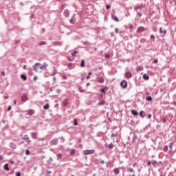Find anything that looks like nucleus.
<instances>
[{"instance_id":"58","label":"nucleus","mask_w":176,"mask_h":176,"mask_svg":"<svg viewBox=\"0 0 176 176\" xmlns=\"http://www.w3.org/2000/svg\"><path fill=\"white\" fill-rule=\"evenodd\" d=\"M68 67H72V63H69Z\"/></svg>"},{"instance_id":"63","label":"nucleus","mask_w":176,"mask_h":176,"mask_svg":"<svg viewBox=\"0 0 176 176\" xmlns=\"http://www.w3.org/2000/svg\"><path fill=\"white\" fill-rule=\"evenodd\" d=\"M53 80H54V82H55V80H56V77H54V78H53Z\"/></svg>"},{"instance_id":"26","label":"nucleus","mask_w":176,"mask_h":176,"mask_svg":"<svg viewBox=\"0 0 176 176\" xmlns=\"http://www.w3.org/2000/svg\"><path fill=\"white\" fill-rule=\"evenodd\" d=\"M105 90H108V87H105L100 89L101 93L105 94Z\"/></svg>"},{"instance_id":"57","label":"nucleus","mask_w":176,"mask_h":176,"mask_svg":"<svg viewBox=\"0 0 176 176\" xmlns=\"http://www.w3.org/2000/svg\"><path fill=\"white\" fill-rule=\"evenodd\" d=\"M111 8V6L108 5L107 6V9H109Z\"/></svg>"},{"instance_id":"25","label":"nucleus","mask_w":176,"mask_h":176,"mask_svg":"<svg viewBox=\"0 0 176 176\" xmlns=\"http://www.w3.org/2000/svg\"><path fill=\"white\" fill-rule=\"evenodd\" d=\"M80 67H81V68H85V60H82L81 63H80Z\"/></svg>"},{"instance_id":"30","label":"nucleus","mask_w":176,"mask_h":176,"mask_svg":"<svg viewBox=\"0 0 176 176\" xmlns=\"http://www.w3.org/2000/svg\"><path fill=\"white\" fill-rule=\"evenodd\" d=\"M174 146V142H170L169 144V148L170 149H173V147Z\"/></svg>"},{"instance_id":"15","label":"nucleus","mask_w":176,"mask_h":176,"mask_svg":"<svg viewBox=\"0 0 176 176\" xmlns=\"http://www.w3.org/2000/svg\"><path fill=\"white\" fill-rule=\"evenodd\" d=\"M31 136H32V138H34V140H36V138H38V135H36V133L34 132L31 133Z\"/></svg>"},{"instance_id":"54","label":"nucleus","mask_w":176,"mask_h":176,"mask_svg":"<svg viewBox=\"0 0 176 176\" xmlns=\"http://www.w3.org/2000/svg\"><path fill=\"white\" fill-rule=\"evenodd\" d=\"M56 91H57V93H60L61 92V89H57Z\"/></svg>"},{"instance_id":"9","label":"nucleus","mask_w":176,"mask_h":176,"mask_svg":"<svg viewBox=\"0 0 176 176\" xmlns=\"http://www.w3.org/2000/svg\"><path fill=\"white\" fill-rule=\"evenodd\" d=\"M69 104V100L68 99H64L63 102V107H67Z\"/></svg>"},{"instance_id":"48","label":"nucleus","mask_w":176,"mask_h":176,"mask_svg":"<svg viewBox=\"0 0 176 176\" xmlns=\"http://www.w3.org/2000/svg\"><path fill=\"white\" fill-rule=\"evenodd\" d=\"M154 64H157V59L153 60Z\"/></svg>"},{"instance_id":"21","label":"nucleus","mask_w":176,"mask_h":176,"mask_svg":"<svg viewBox=\"0 0 176 176\" xmlns=\"http://www.w3.org/2000/svg\"><path fill=\"white\" fill-rule=\"evenodd\" d=\"M143 78L145 80H149V76L146 75V74H144L143 75Z\"/></svg>"},{"instance_id":"11","label":"nucleus","mask_w":176,"mask_h":176,"mask_svg":"<svg viewBox=\"0 0 176 176\" xmlns=\"http://www.w3.org/2000/svg\"><path fill=\"white\" fill-rule=\"evenodd\" d=\"M64 16L65 17H69V11L68 10H64Z\"/></svg>"},{"instance_id":"64","label":"nucleus","mask_w":176,"mask_h":176,"mask_svg":"<svg viewBox=\"0 0 176 176\" xmlns=\"http://www.w3.org/2000/svg\"><path fill=\"white\" fill-rule=\"evenodd\" d=\"M106 57H109V55H108V54H107V55H106Z\"/></svg>"},{"instance_id":"19","label":"nucleus","mask_w":176,"mask_h":176,"mask_svg":"<svg viewBox=\"0 0 176 176\" xmlns=\"http://www.w3.org/2000/svg\"><path fill=\"white\" fill-rule=\"evenodd\" d=\"M112 19L114 20V21H116L117 23L119 21V18L115 15H112Z\"/></svg>"},{"instance_id":"13","label":"nucleus","mask_w":176,"mask_h":176,"mask_svg":"<svg viewBox=\"0 0 176 176\" xmlns=\"http://www.w3.org/2000/svg\"><path fill=\"white\" fill-rule=\"evenodd\" d=\"M74 17H75V14H73V16L69 20L70 24H75V19H74Z\"/></svg>"},{"instance_id":"10","label":"nucleus","mask_w":176,"mask_h":176,"mask_svg":"<svg viewBox=\"0 0 176 176\" xmlns=\"http://www.w3.org/2000/svg\"><path fill=\"white\" fill-rule=\"evenodd\" d=\"M10 148H11V149H16L17 148V146L16 145V144L11 142L10 143Z\"/></svg>"},{"instance_id":"14","label":"nucleus","mask_w":176,"mask_h":176,"mask_svg":"<svg viewBox=\"0 0 176 176\" xmlns=\"http://www.w3.org/2000/svg\"><path fill=\"white\" fill-rule=\"evenodd\" d=\"M160 34H163L164 35H166L167 34V30L163 29L162 28H160Z\"/></svg>"},{"instance_id":"31","label":"nucleus","mask_w":176,"mask_h":176,"mask_svg":"<svg viewBox=\"0 0 176 176\" xmlns=\"http://www.w3.org/2000/svg\"><path fill=\"white\" fill-rule=\"evenodd\" d=\"M146 101H152V96H148L146 98Z\"/></svg>"},{"instance_id":"32","label":"nucleus","mask_w":176,"mask_h":176,"mask_svg":"<svg viewBox=\"0 0 176 176\" xmlns=\"http://www.w3.org/2000/svg\"><path fill=\"white\" fill-rule=\"evenodd\" d=\"M57 157H58V159H61L63 157V154H61V153L57 154Z\"/></svg>"},{"instance_id":"51","label":"nucleus","mask_w":176,"mask_h":176,"mask_svg":"<svg viewBox=\"0 0 176 176\" xmlns=\"http://www.w3.org/2000/svg\"><path fill=\"white\" fill-rule=\"evenodd\" d=\"M10 109H12V107L9 106L8 108V111H10Z\"/></svg>"},{"instance_id":"43","label":"nucleus","mask_w":176,"mask_h":176,"mask_svg":"<svg viewBox=\"0 0 176 176\" xmlns=\"http://www.w3.org/2000/svg\"><path fill=\"white\" fill-rule=\"evenodd\" d=\"M153 166H155L156 164H157V162L156 161H153V163H152Z\"/></svg>"},{"instance_id":"22","label":"nucleus","mask_w":176,"mask_h":176,"mask_svg":"<svg viewBox=\"0 0 176 176\" xmlns=\"http://www.w3.org/2000/svg\"><path fill=\"white\" fill-rule=\"evenodd\" d=\"M21 79H23V80H27V76L24 74H21Z\"/></svg>"},{"instance_id":"5","label":"nucleus","mask_w":176,"mask_h":176,"mask_svg":"<svg viewBox=\"0 0 176 176\" xmlns=\"http://www.w3.org/2000/svg\"><path fill=\"white\" fill-rule=\"evenodd\" d=\"M96 80L98 83H104V77L99 76L96 78Z\"/></svg>"},{"instance_id":"37","label":"nucleus","mask_w":176,"mask_h":176,"mask_svg":"<svg viewBox=\"0 0 176 176\" xmlns=\"http://www.w3.org/2000/svg\"><path fill=\"white\" fill-rule=\"evenodd\" d=\"M43 45H46L45 41H42V42L40 43V46H43Z\"/></svg>"},{"instance_id":"4","label":"nucleus","mask_w":176,"mask_h":176,"mask_svg":"<svg viewBox=\"0 0 176 176\" xmlns=\"http://www.w3.org/2000/svg\"><path fill=\"white\" fill-rule=\"evenodd\" d=\"M120 86L121 87H122V89H126V87H127V81L126 80H122L121 82H120Z\"/></svg>"},{"instance_id":"36","label":"nucleus","mask_w":176,"mask_h":176,"mask_svg":"<svg viewBox=\"0 0 176 176\" xmlns=\"http://www.w3.org/2000/svg\"><path fill=\"white\" fill-rule=\"evenodd\" d=\"M31 152L30 151V150L27 149L25 151V155H30Z\"/></svg>"},{"instance_id":"55","label":"nucleus","mask_w":176,"mask_h":176,"mask_svg":"<svg viewBox=\"0 0 176 176\" xmlns=\"http://www.w3.org/2000/svg\"><path fill=\"white\" fill-rule=\"evenodd\" d=\"M36 79H38V77H36V76H35L34 77V80H36Z\"/></svg>"},{"instance_id":"34","label":"nucleus","mask_w":176,"mask_h":176,"mask_svg":"<svg viewBox=\"0 0 176 176\" xmlns=\"http://www.w3.org/2000/svg\"><path fill=\"white\" fill-rule=\"evenodd\" d=\"M75 153V149H72L70 151V155H74Z\"/></svg>"},{"instance_id":"24","label":"nucleus","mask_w":176,"mask_h":176,"mask_svg":"<svg viewBox=\"0 0 176 176\" xmlns=\"http://www.w3.org/2000/svg\"><path fill=\"white\" fill-rule=\"evenodd\" d=\"M104 104H107V102L101 100L100 102H98V105H104Z\"/></svg>"},{"instance_id":"6","label":"nucleus","mask_w":176,"mask_h":176,"mask_svg":"<svg viewBox=\"0 0 176 176\" xmlns=\"http://www.w3.org/2000/svg\"><path fill=\"white\" fill-rule=\"evenodd\" d=\"M21 101L22 102H25V101H28V96H27L26 94L22 95Z\"/></svg>"},{"instance_id":"27","label":"nucleus","mask_w":176,"mask_h":176,"mask_svg":"<svg viewBox=\"0 0 176 176\" xmlns=\"http://www.w3.org/2000/svg\"><path fill=\"white\" fill-rule=\"evenodd\" d=\"M163 151L164 152H167V151H168V146H164Z\"/></svg>"},{"instance_id":"40","label":"nucleus","mask_w":176,"mask_h":176,"mask_svg":"<svg viewBox=\"0 0 176 176\" xmlns=\"http://www.w3.org/2000/svg\"><path fill=\"white\" fill-rule=\"evenodd\" d=\"M133 167H138V165L137 164V162H135L133 164Z\"/></svg>"},{"instance_id":"53","label":"nucleus","mask_w":176,"mask_h":176,"mask_svg":"<svg viewBox=\"0 0 176 176\" xmlns=\"http://www.w3.org/2000/svg\"><path fill=\"white\" fill-rule=\"evenodd\" d=\"M151 163H152V162H151V161H148V166H151Z\"/></svg>"},{"instance_id":"20","label":"nucleus","mask_w":176,"mask_h":176,"mask_svg":"<svg viewBox=\"0 0 176 176\" xmlns=\"http://www.w3.org/2000/svg\"><path fill=\"white\" fill-rule=\"evenodd\" d=\"M50 105H49V103H46L44 106H43V109H49Z\"/></svg>"},{"instance_id":"17","label":"nucleus","mask_w":176,"mask_h":176,"mask_svg":"<svg viewBox=\"0 0 176 176\" xmlns=\"http://www.w3.org/2000/svg\"><path fill=\"white\" fill-rule=\"evenodd\" d=\"M34 113H35V111L33 109H30L28 111V115H30V116H32Z\"/></svg>"},{"instance_id":"35","label":"nucleus","mask_w":176,"mask_h":176,"mask_svg":"<svg viewBox=\"0 0 176 176\" xmlns=\"http://www.w3.org/2000/svg\"><path fill=\"white\" fill-rule=\"evenodd\" d=\"M50 174H52V172L50 170H47L46 175L47 176H50Z\"/></svg>"},{"instance_id":"12","label":"nucleus","mask_w":176,"mask_h":176,"mask_svg":"<svg viewBox=\"0 0 176 176\" xmlns=\"http://www.w3.org/2000/svg\"><path fill=\"white\" fill-rule=\"evenodd\" d=\"M125 76L127 78V79H130V78H131V73L130 72H126Z\"/></svg>"},{"instance_id":"1","label":"nucleus","mask_w":176,"mask_h":176,"mask_svg":"<svg viewBox=\"0 0 176 176\" xmlns=\"http://www.w3.org/2000/svg\"><path fill=\"white\" fill-rule=\"evenodd\" d=\"M33 69L35 72H42L43 65H41L39 63H35V65L33 66Z\"/></svg>"},{"instance_id":"29","label":"nucleus","mask_w":176,"mask_h":176,"mask_svg":"<svg viewBox=\"0 0 176 176\" xmlns=\"http://www.w3.org/2000/svg\"><path fill=\"white\" fill-rule=\"evenodd\" d=\"M115 174H119V168H116L113 170Z\"/></svg>"},{"instance_id":"16","label":"nucleus","mask_w":176,"mask_h":176,"mask_svg":"<svg viewBox=\"0 0 176 176\" xmlns=\"http://www.w3.org/2000/svg\"><path fill=\"white\" fill-rule=\"evenodd\" d=\"M3 169L4 170H6L7 171H10V169L9 168V165L8 164H6L4 166H3Z\"/></svg>"},{"instance_id":"44","label":"nucleus","mask_w":176,"mask_h":176,"mask_svg":"<svg viewBox=\"0 0 176 176\" xmlns=\"http://www.w3.org/2000/svg\"><path fill=\"white\" fill-rule=\"evenodd\" d=\"M76 53H78V52L75 51L74 52H73L72 54V56H76Z\"/></svg>"},{"instance_id":"59","label":"nucleus","mask_w":176,"mask_h":176,"mask_svg":"<svg viewBox=\"0 0 176 176\" xmlns=\"http://www.w3.org/2000/svg\"><path fill=\"white\" fill-rule=\"evenodd\" d=\"M50 160L51 162H53V158H52V157H50Z\"/></svg>"},{"instance_id":"61","label":"nucleus","mask_w":176,"mask_h":176,"mask_svg":"<svg viewBox=\"0 0 176 176\" xmlns=\"http://www.w3.org/2000/svg\"><path fill=\"white\" fill-rule=\"evenodd\" d=\"M90 75H91V72H89L88 73V76H90Z\"/></svg>"},{"instance_id":"3","label":"nucleus","mask_w":176,"mask_h":176,"mask_svg":"<svg viewBox=\"0 0 176 176\" xmlns=\"http://www.w3.org/2000/svg\"><path fill=\"white\" fill-rule=\"evenodd\" d=\"M21 140H24L25 141H26L27 144H31V140H30V137L28 135L22 137Z\"/></svg>"},{"instance_id":"7","label":"nucleus","mask_w":176,"mask_h":176,"mask_svg":"<svg viewBox=\"0 0 176 176\" xmlns=\"http://www.w3.org/2000/svg\"><path fill=\"white\" fill-rule=\"evenodd\" d=\"M84 155H91L94 153V150H85L83 152Z\"/></svg>"},{"instance_id":"28","label":"nucleus","mask_w":176,"mask_h":176,"mask_svg":"<svg viewBox=\"0 0 176 176\" xmlns=\"http://www.w3.org/2000/svg\"><path fill=\"white\" fill-rule=\"evenodd\" d=\"M143 114H144V111H141L140 113V118H145V116H144Z\"/></svg>"},{"instance_id":"23","label":"nucleus","mask_w":176,"mask_h":176,"mask_svg":"<svg viewBox=\"0 0 176 176\" xmlns=\"http://www.w3.org/2000/svg\"><path fill=\"white\" fill-rule=\"evenodd\" d=\"M111 138H113V141H118V139L116 138V134H112L111 135Z\"/></svg>"},{"instance_id":"18","label":"nucleus","mask_w":176,"mask_h":176,"mask_svg":"<svg viewBox=\"0 0 176 176\" xmlns=\"http://www.w3.org/2000/svg\"><path fill=\"white\" fill-rule=\"evenodd\" d=\"M131 113L133 115V116H138V112H137L135 110H132Z\"/></svg>"},{"instance_id":"60","label":"nucleus","mask_w":176,"mask_h":176,"mask_svg":"<svg viewBox=\"0 0 176 176\" xmlns=\"http://www.w3.org/2000/svg\"><path fill=\"white\" fill-rule=\"evenodd\" d=\"M17 104V102L16 100H14V104L16 105Z\"/></svg>"},{"instance_id":"62","label":"nucleus","mask_w":176,"mask_h":176,"mask_svg":"<svg viewBox=\"0 0 176 176\" xmlns=\"http://www.w3.org/2000/svg\"><path fill=\"white\" fill-rule=\"evenodd\" d=\"M87 79H90V76L88 75V76H87Z\"/></svg>"},{"instance_id":"50","label":"nucleus","mask_w":176,"mask_h":176,"mask_svg":"<svg viewBox=\"0 0 176 176\" xmlns=\"http://www.w3.org/2000/svg\"><path fill=\"white\" fill-rule=\"evenodd\" d=\"M1 75H3V76H5V72L2 71L1 72Z\"/></svg>"},{"instance_id":"2","label":"nucleus","mask_w":176,"mask_h":176,"mask_svg":"<svg viewBox=\"0 0 176 176\" xmlns=\"http://www.w3.org/2000/svg\"><path fill=\"white\" fill-rule=\"evenodd\" d=\"M58 144V139L54 138L50 142V145H57Z\"/></svg>"},{"instance_id":"52","label":"nucleus","mask_w":176,"mask_h":176,"mask_svg":"<svg viewBox=\"0 0 176 176\" xmlns=\"http://www.w3.org/2000/svg\"><path fill=\"white\" fill-rule=\"evenodd\" d=\"M0 160H3V157L2 155H0Z\"/></svg>"},{"instance_id":"38","label":"nucleus","mask_w":176,"mask_h":176,"mask_svg":"<svg viewBox=\"0 0 176 176\" xmlns=\"http://www.w3.org/2000/svg\"><path fill=\"white\" fill-rule=\"evenodd\" d=\"M129 171H130V173H135V170L134 168H131L129 169Z\"/></svg>"},{"instance_id":"47","label":"nucleus","mask_w":176,"mask_h":176,"mask_svg":"<svg viewBox=\"0 0 176 176\" xmlns=\"http://www.w3.org/2000/svg\"><path fill=\"white\" fill-rule=\"evenodd\" d=\"M138 16L139 17H141V16H142V13H141V12L138 13Z\"/></svg>"},{"instance_id":"42","label":"nucleus","mask_w":176,"mask_h":176,"mask_svg":"<svg viewBox=\"0 0 176 176\" xmlns=\"http://www.w3.org/2000/svg\"><path fill=\"white\" fill-rule=\"evenodd\" d=\"M4 98L5 100H8V98H9V96L8 94L5 95Z\"/></svg>"},{"instance_id":"49","label":"nucleus","mask_w":176,"mask_h":176,"mask_svg":"<svg viewBox=\"0 0 176 176\" xmlns=\"http://www.w3.org/2000/svg\"><path fill=\"white\" fill-rule=\"evenodd\" d=\"M151 39H155V36H153V34H151Z\"/></svg>"},{"instance_id":"39","label":"nucleus","mask_w":176,"mask_h":176,"mask_svg":"<svg viewBox=\"0 0 176 176\" xmlns=\"http://www.w3.org/2000/svg\"><path fill=\"white\" fill-rule=\"evenodd\" d=\"M43 67V69H46V67H47V63H44Z\"/></svg>"},{"instance_id":"33","label":"nucleus","mask_w":176,"mask_h":176,"mask_svg":"<svg viewBox=\"0 0 176 176\" xmlns=\"http://www.w3.org/2000/svg\"><path fill=\"white\" fill-rule=\"evenodd\" d=\"M78 89H79V91H80V93H83V92L85 91V90H83V89H82V87H78Z\"/></svg>"},{"instance_id":"45","label":"nucleus","mask_w":176,"mask_h":176,"mask_svg":"<svg viewBox=\"0 0 176 176\" xmlns=\"http://www.w3.org/2000/svg\"><path fill=\"white\" fill-rule=\"evenodd\" d=\"M147 118H148V119H151V118H152V115H151V114H148V115H147Z\"/></svg>"},{"instance_id":"8","label":"nucleus","mask_w":176,"mask_h":176,"mask_svg":"<svg viewBox=\"0 0 176 176\" xmlns=\"http://www.w3.org/2000/svg\"><path fill=\"white\" fill-rule=\"evenodd\" d=\"M144 31H145V28L142 26L138 28L137 32H138V34H141L144 32Z\"/></svg>"},{"instance_id":"56","label":"nucleus","mask_w":176,"mask_h":176,"mask_svg":"<svg viewBox=\"0 0 176 176\" xmlns=\"http://www.w3.org/2000/svg\"><path fill=\"white\" fill-rule=\"evenodd\" d=\"M23 69H27V65H25L23 66Z\"/></svg>"},{"instance_id":"46","label":"nucleus","mask_w":176,"mask_h":176,"mask_svg":"<svg viewBox=\"0 0 176 176\" xmlns=\"http://www.w3.org/2000/svg\"><path fill=\"white\" fill-rule=\"evenodd\" d=\"M74 126H78V122L76 120H74Z\"/></svg>"},{"instance_id":"41","label":"nucleus","mask_w":176,"mask_h":176,"mask_svg":"<svg viewBox=\"0 0 176 176\" xmlns=\"http://www.w3.org/2000/svg\"><path fill=\"white\" fill-rule=\"evenodd\" d=\"M16 176H21V173L20 172L16 173Z\"/></svg>"}]
</instances>
